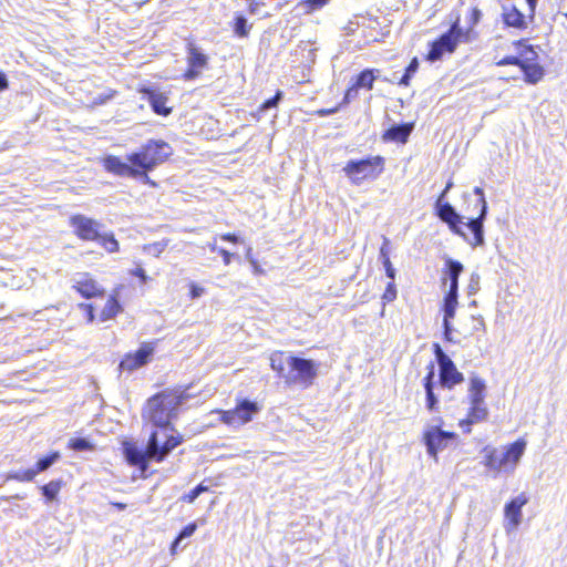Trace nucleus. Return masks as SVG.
<instances>
[{
  "instance_id": "nucleus-1",
  "label": "nucleus",
  "mask_w": 567,
  "mask_h": 567,
  "mask_svg": "<svg viewBox=\"0 0 567 567\" xmlns=\"http://www.w3.org/2000/svg\"><path fill=\"white\" fill-rule=\"evenodd\" d=\"M189 395L185 391L165 390L148 399L143 417L157 427L159 440L175 436L172 432L171 421L177 416L178 409Z\"/></svg>"
},
{
  "instance_id": "nucleus-2",
  "label": "nucleus",
  "mask_w": 567,
  "mask_h": 567,
  "mask_svg": "<svg viewBox=\"0 0 567 567\" xmlns=\"http://www.w3.org/2000/svg\"><path fill=\"white\" fill-rule=\"evenodd\" d=\"M182 443L181 436L159 440L158 432H152L145 450L137 447L133 443L125 442L123 451L126 461L131 465L138 466L143 472L146 471L150 461L162 462L176 446Z\"/></svg>"
},
{
  "instance_id": "nucleus-3",
  "label": "nucleus",
  "mask_w": 567,
  "mask_h": 567,
  "mask_svg": "<svg viewBox=\"0 0 567 567\" xmlns=\"http://www.w3.org/2000/svg\"><path fill=\"white\" fill-rule=\"evenodd\" d=\"M172 154L173 150L166 142L150 140L138 151L127 155V161L144 173L140 176L144 183L154 185L147 173L164 163Z\"/></svg>"
},
{
  "instance_id": "nucleus-4",
  "label": "nucleus",
  "mask_w": 567,
  "mask_h": 567,
  "mask_svg": "<svg viewBox=\"0 0 567 567\" xmlns=\"http://www.w3.org/2000/svg\"><path fill=\"white\" fill-rule=\"evenodd\" d=\"M317 370L318 367L312 360L293 357L289 361V370L285 374V381L287 384L308 388L317 378Z\"/></svg>"
},
{
  "instance_id": "nucleus-5",
  "label": "nucleus",
  "mask_w": 567,
  "mask_h": 567,
  "mask_svg": "<svg viewBox=\"0 0 567 567\" xmlns=\"http://www.w3.org/2000/svg\"><path fill=\"white\" fill-rule=\"evenodd\" d=\"M433 351L439 364V379L442 388L453 389L464 381V375L460 372L452 359L442 350L439 343L433 344Z\"/></svg>"
},
{
  "instance_id": "nucleus-6",
  "label": "nucleus",
  "mask_w": 567,
  "mask_h": 567,
  "mask_svg": "<svg viewBox=\"0 0 567 567\" xmlns=\"http://www.w3.org/2000/svg\"><path fill=\"white\" fill-rule=\"evenodd\" d=\"M383 157L373 156L360 161H349L343 171L358 185L363 178L379 175L383 169Z\"/></svg>"
},
{
  "instance_id": "nucleus-7",
  "label": "nucleus",
  "mask_w": 567,
  "mask_h": 567,
  "mask_svg": "<svg viewBox=\"0 0 567 567\" xmlns=\"http://www.w3.org/2000/svg\"><path fill=\"white\" fill-rule=\"evenodd\" d=\"M456 439L454 432L444 431L439 424L426 425L423 432V442L427 454L437 460L439 452L445 450Z\"/></svg>"
},
{
  "instance_id": "nucleus-8",
  "label": "nucleus",
  "mask_w": 567,
  "mask_h": 567,
  "mask_svg": "<svg viewBox=\"0 0 567 567\" xmlns=\"http://www.w3.org/2000/svg\"><path fill=\"white\" fill-rule=\"evenodd\" d=\"M463 37H465V33L458 27V23H454L446 33L442 34L440 39L432 43L427 59L430 61H437L444 53L454 52Z\"/></svg>"
},
{
  "instance_id": "nucleus-9",
  "label": "nucleus",
  "mask_w": 567,
  "mask_h": 567,
  "mask_svg": "<svg viewBox=\"0 0 567 567\" xmlns=\"http://www.w3.org/2000/svg\"><path fill=\"white\" fill-rule=\"evenodd\" d=\"M474 194L478 196L476 207L478 208V215L475 218H468L465 227L473 234V240H470V245L473 247L483 246L484 240V220L487 215V203L484 197L483 188L475 187Z\"/></svg>"
},
{
  "instance_id": "nucleus-10",
  "label": "nucleus",
  "mask_w": 567,
  "mask_h": 567,
  "mask_svg": "<svg viewBox=\"0 0 567 567\" xmlns=\"http://www.w3.org/2000/svg\"><path fill=\"white\" fill-rule=\"evenodd\" d=\"M435 209L440 219L446 223L454 234L463 237L468 244L470 240H473V235L468 236L463 230L462 225L465 226L466 223H462V216L457 214L455 208L450 203L445 202V199L437 198L435 203Z\"/></svg>"
},
{
  "instance_id": "nucleus-11",
  "label": "nucleus",
  "mask_w": 567,
  "mask_h": 567,
  "mask_svg": "<svg viewBox=\"0 0 567 567\" xmlns=\"http://www.w3.org/2000/svg\"><path fill=\"white\" fill-rule=\"evenodd\" d=\"M458 306V293L447 292L443 298V330L444 339L449 342L460 343V340L454 338V327L452 320L455 318L456 308Z\"/></svg>"
},
{
  "instance_id": "nucleus-12",
  "label": "nucleus",
  "mask_w": 567,
  "mask_h": 567,
  "mask_svg": "<svg viewBox=\"0 0 567 567\" xmlns=\"http://www.w3.org/2000/svg\"><path fill=\"white\" fill-rule=\"evenodd\" d=\"M75 235L83 240H97L101 236L100 223L84 215H74L70 219Z\"/></svg>"
},
{
  "instance_id": "nucleus-13",
  "label": "nucleus",
  "mask_w": 567,
  "mask_h": 567,
  "mask_svg": "<svg viewBox=\"0 0 567 567\" xmlns=\"http://www.w3.org/2000/svg\"><path fill=\"white\" fill-rule=\"evenodd\" d=\"M188 70L185 72V80H193L199 76L202 70L207 66L208 58L200 49L189 43L187 47Z\"/></svg>"
},
{
  "instance_id": "nucleus-14",
  "label": "nucleus",
  "mask_w": 567,
  "mask_h": 567,
  "mask_svg": "<svg viewBox=\"0 0 567 567\" xmlns=\"http://www.w3.org/2000/svg\"><path fill=\"white\" fill-rule=\"evenodd\" d=\"M527 503L528 497L525 493H520L505 505L504 514L506 519H508V525H506L507 530H509V528L515 529L520 525L523 518L522 508Z\"/></svg>"
},
{
  "instance_id": "nucleus-15",
  "label": "nucleus",
  "mask_w": 567,
  "mask_h": 567,
  "mask_svg": "<svg viewBox=\"0 0 567 567\" xmlns=\"http://www.w3.org/2000/svg\"><path fill=\"white\" fill-rule=\"evenodd\" d=\"M154 349L151 344H143L134 353H128L120 363L121 370L134 371L145 365L153 355Z\"/></svg>"
},
{
  "instance_id": "nucleus-16",
  "label": "nucleus",
  "mask_w": 567,
  "mask_h": 567,
  "mask_svg": "<svg viewBox=\"0 0 567 567\" xmlns=\"http://www.w3.org/2000/svg\"><path fill=\"white\" fill-rule=\"evenodd\" d=\"M104 167L107 172H111L118 176H130L133 178H140V176L144 175L142 171H140L133 165H128L127 163L121 161L116 156L105 157Z\"/></svg>"
},
{
  "instance_id": "nucleus-17",
  "label": "nucleus",
  "mask_w": 567,
  "mask_h": 567,
  "mask_svg": "<svg viewBox=\"0 0 567 567\" xmlns=\"http://www.w3.org/2000/svg\"><path fill=\"white\" fill-rule=\"evenodd\" d=\"M464 270V266L452 258L445 259V265L443 269V285L445 286L449 281L447 292H457L458 293V278Z\"/></svg>"
},
{
  "instance_id": "nucleus-18",
  "label": "nucleus",
  "mask_w": 567,
  "mask_h": 567,
  "mask_svg": "<svg viewBox=\"0 0 567 567\" xmlns=\"http://www.w3.org/2000/svg\"><path fill=\"white\" fill-rule=\"evenodd\" d=\"M502 20L508 28L525 30L528 27L526 17L513 4H502Z\"/></svg>"
},
{
  "instance_id": "nucleus-19",
  "label": "nucleus",
  "mask_w": 567,
  "mask_h": 567,
  "mask_svg": "<svg viewBox=\"0 0 567 567\" xmlns=\"http://www.w3.org/2000/svg\"><path fill=\"white\" fill-rule=\"evenodd\" d=\"M427 374L423 379V386L426 395V409L430 412L439 411V399L434 393V378H435V369L434 363L431 362L427 365Z\"/></svg>"
},
{
  "instance_id": "nucleus-20",
  "label": "nucleus",
  "mask_w": 567,
  "mask_h": 567,
  "mask_svg": "<svg viewBox=\"0 0 567 567\" xmlns=\"http://www.w3.org/2000/svg\"><path fill=\"white\" fill-rule=\"evenodd\" d=\"M486 383L476 374L470 377L467 399L470 404H485Z\"/></svg>"
},
{
  "instance_id": "nucleus-21",
  "label": "nucleus",
  "mask_w": 567,
  "mask_h": 567,
  "mask_svg": "<svg viewBox=\"0 0 567 567\" xmlns=\"http://www.w3.org/2000/svg\"><path fill=\"white\" fill-rule=\"evenodd\" d=\"M73 287L82 297L86 299L97 297L103 293V289L94 279L90 278L87 275H82L79 279H76Z\"/></svg>"
},
{
  "instance_id": "nucleus-22",
  "label": "nucleus",
  "mask_w": 567,
  "mask_h": 567,
  "mask_svg": "<svg viewBox=\"0 0 567 567\" xmlns=\"http://www.w3.org/2000/svg\"><path fill=\"white\" fill-rule=\"evenodd\" d=\"M488 416V410L486 404H470V411L467 417L460 422V426L464 429V432H471V425L483 422Z\"/></svg>"
},
{
  "instance_id": "nucleus-23",
  "label": "nucleus",
  "mask_w": 567,
  "mask_h": 567,
  "mask_svg": "<svg viewBox=\"0 0 567 567\" xmlns=\"http://www.w3.org/2000/svg\"><path fill=\"white\" fill-rule=\"evenodd\" d=\"M144 94L147 96V101L156 114L166 116L171 113L172 110L166 106L167 96L164 93L147 89L144 91Z\"/></svg>"
},
{
  "instance_id": "nucleus-24",
  "label": "nucleus",
  "mask_w": 567,
  "mask_h": 567,
  "mask_svg": "<svg viewBox=\"0 0 567 567\" xmlns=\"http://www.w3.org/2000/svg\"><path fill=\"white\" fill-rule=\"evenodd\" d=\"M412 131L413 124L411 123L395 124L385 131L383 140L406 143Z\"/></svg>"
},
{
  "instance_id": "nucleus-25",
  "label": "nucleus",
  "mask_w": 567,
  "mask_h": 567,
  "mask_svg": "<svg viewBox=\"0 0 567 567\" xmlns=\"http://www.w3.org/2000/svg\"><path fill=\"white\" fill-rule=\"evenodd\" d=\"M486 324L484 318L482 316H470L468 322L463 324L460 330H455L458 334H462L464 338H468L474 336L476 332H485Z\"/></svg>"
},
{
  "instance_id": "nucleus-26",
  "label": "nucleus",
  "mask_w": 567,
  "mask_h": 567,
  "mask_svg": "<svg viewBox=\"0 0 567 567\" xmlns=\"http://www.w3.org/2000/svg\"><path fill=\"white\" fill-rule=\"evenodd\" d=\"M235 411L239 425H241L248 423L252 419V415L259 411V406L256 402L243 400L237 404Z\"/></svg>"
},
{
  "instance_id": "nucleus-27",
  "label": "nucleus",
  "mask_w": 567,
  "mask_h": 567,
  "mask_svg": "<svg viewBox=\"0 0 567 567\" xmlns=\"http://www.w3.org/2000/svg\"><path fill=\"white\" fill-rule=\"evenodd\" d=\"M485 451H486V456H485L484 464L486 467H488L489 470L495 471V472H499V471L506 468V466L508 464V462L506 460L507 455H504L503 452H498L495 449H492V450L485 449Z\"/></svg>"
},
{
  "instance_id": "nucleus-28",
  "label": "nucleus",
  "mask_w": 567,
  "mask_h": 567,
  "mask_svg": "<svg viewBox=\"0 0 567 567\" xmlns=\"http://www.w3.org/2000/svg\"><path fill=\"white\" fill-rule=\"evenodd\" d=\"M292 358L293 355L281 351L274 352L270 355V367L280 378L285 379V374H287V371L289 370V361Z\"/></svg>"
},
{
  "instance_id": "nucleus-29",
  "label": "nucleus",
  "mask_w": 567,
  "mask_h": 567,
  "mask_svg": "<svg viewBox=\"0 0 567 567\" xmlns=\"http://www.w3.org/2000/svg\"><path fill=\"white\" fill-rule=\"evenodd\" d=\"M380 74L379 70L375 69H367L363 70L355 79V82L353 83L357 89H367L372 90L374 81L378 79Z\"/></svg>"
},
{
  "instance_id": "nucleus-30",
  "label": "nucleus",
  "mask_w": 567,
  "mask_h": 567,
  "mask_svg": "<svg viewBox=\"0 0 567 567\" xmlns=\"http://www.w3.org/2000/svg\"><path fill=\"white\" fill-rule=\"evenodd\" d=\"M520 69L524 72L526 82L536 84L544 76V69L539 64L523 62Z\"/></svg>"
},
{
  "instance_id": "nucleus-31",
  "label": "nucleus",
  "mask_w": 567,
  "mask_h": 567,
  "mask_svg": "<svg viewBox=\"0 0 567 567\" xmlns=\"http://www.w3.org/2000/svg\"><path fill=\"white\" fill-rule=\"evenodd\" d=\"M121 310L122 308L117 299L115 297H110L101 311V321L114 318Z\"/></svg>"
},
{
  "instance_id": "nucleus-32",
  "label": "nucleus",
  "mask_w": 567,
  "mask_h": 567,
  "mask_svg": "<svg viewBox=\"0 0 567 567\" xmlns=\"http://www.w3.org/2000/svg\"><path fill=\"white\" fill-rule=\"evenodd\" d=\"M526 443L524 441H516L512 444L506 452H503L506 456L507 462H513V467L517 464L522 455L524 454Z\"/></svg>"
},
{
  "instance_id": "nucleus-33",
  "label": "nucleus",
  "mask_w": 567,
  "mask_h": 567,
  "mask_svg": "<svg viewBox=\"0 0 567 567\" xmlns=\"http://www.w3.org/2000/svg\"><path fill=\"white\" fill-rule=\"evenodd\" d=\"M514 44L519 49L518 53L523 62L530 63L537 59V52L532 45H527L525 40H519L514 42Z\"/></svg>"
},
{
  "instance_id": "nucleus-34",
  "label": "nucleus",
  "mask_w": 567,
  "mask_h": 567,
  "mask_svg": "<svg viewBox=\"0 0 567 567\" xmlns=\"http://www.w3.org/2000/svg\"><path fill=\"white\" fill-rule=\"evenodd\" d=\"M61 487L62 482L60 480L51 481L41 487L42 495L47 498L48 502H52L56 498Z\"/></svg>"
},
{
  "instance_id": "nucleus-35",
  "label": "nucleus",
  "mask_w": 567,
  "mask_h": 567,
  "mask_svg": "<svg viewBox=\"0 0 567 567\" xmlns=\"http://www.w3.org/2000/svg\"><path fill=\"white\" fill-rule=\"evenodd\" d=\"M38 471L34 468H29L25 471H13L7 474V481H18V482H31L37 476Z\"/></svg>"
},
{
  "instance_id": "nucleus-36",
  "label": "nucleus",
  "mask_w": 567,
  "mask_h": 567,
  "mask_svg": "<svg viewBox=\"0 0 567 567\" xmlns=\"http://www.w3.org/2000/svg\"><path fill=\"white\" fill-rule=\"evenodd\" d=\"M197 529L196 523H190L187 526H185L178 534V536L175 538L171 546V553L173 555L176 554L177 547L182 543L183 539L190 537Z\"/></svg>"
},
{
  "instance_id": "nucleus-37",
  "label": "nucleus",
  "mask_w": 567,
  "mask_h": 567,
  "mask_svg": "<svg viewBox=\"0 0 567 567\" xmlns=\"http://www.w3.org/2000/svg\"><path fill=\"white\" fill-rule=\"evenodd\" d=\"M61 457L59 452H53L37 462V467L34 471H38V474L47 471L51 467L59 458Z\"/></svg>"
},
{
  "instance_id": "nucleus-38",
  "label": "nucleus",
  "mask_w": 567,
  "mask_h": 567,
  "mask_svg": "<svg viewBox=\"0 0 567 567\" xmlns=\"http://www.w3.org/2000/svg\"><path fill=\"white\" fill-rule=\"evenodd\" d=\"M101 245L104 247V249L109 252H115L118 250V241L114 238L113 234H101L100 238L97 239Z\"/></svg>"
},
{
  "instance_id": "nucleus-39",
  "label": "nucleus",
  "mask_w": 567,
  "mask_h": 567,
  "mask_svg": "<svg viewBox=\"0 0 567 567\" xmlns=\"http://www.w3.org/2000/svg\"><path fill=\"white\" fill-rule=\"evenodd\" d=\"M167 245H168L167 240H162V241H156L153 244L145 245L143 247V249H144V251H146L155 257H159V255L165 250Z\"/></svg>"
},
{
  "instance_id": "nucleus-40",
  "label": "nucleus",
  "mask_w": 567,
  "mask_h": 567,
  "mask_svg": "<svg viewBox=\"0 0 567 567\" xmlns=\"http://www.w3.org/2000/svg\"><path fill=\"white\" fill-rule=\"evenodd\" d=\"M250 27L248 25L247 19L243 16H238L235 20V32L239 37H246L249 32Z\"/></svg>"
},
{
  "instance_id": "nucleus-41",
  "label": "nucleus",
  "mask_w": 567,
  "mask_h": 567,
  "mask_svg": "<svg viewBox=\"0 0 567 567\" xmlns=\"http://www.w3.org/2000/svg\"><path fill=\"white\" fill-rule=\"evenodd\" d=\"M208 486L203 483L198 484L194 489H192L188 494H185L182 499L187 503H193L202 493L207 492Z\"/></svg>"
},
{
  "instance_id": "nucleus-42",
  "label": "nucleus",
  "mask_w": 567,
  "mask_h": 567,
  "mask_svg": "<svg viewBox=\"0 0 567 567\" xmlns=\"http://www.w3.org/2000/svg\"><path fill=\"white\" fill-rule=\"evenodd\" d=\"M69 446L74 451H86L92 449L90 441L83 437L72 439Z\"/></svg>"
},
{
  "instance_id": "nucleus-43",
  "label": "nucleus",
  "mask_w": 567,
  "mask_h": 567,
  "mask_svg": "<svg viewBox=\"0 0 567 567\" xmlns=\"http://www.w3.org/2000/svg\"><path fill=\"white\" fill-rule=\"evenodd\" d=\"M220 420L228 424V425H231V426H238L239 425V422L237 420V415H236V411L235 409L234 410H228V411H221L220 412Z\"/></svg>"
},
{
  "instance_id": "nucleus-44",
  "label": "nucleus",
  "mask_w": 567,
  "mask_h": 567,
  "mask_svg": "<svg viewBox=\"0 0 567 567\" xmlns=\"http://www.w3.org/2000/svg\"><path fill=\"white\" fill-rule=\"evenodd\" d=\"M393 281L394 280H391V282L388 284L386 289L382 296V299L385 302H391L396 298V288Z\"/></svg>"
},
{
  "instance_id": "nucleus-45",
  "label": "nucleus",
  "mask_w": 567,
  "mask_h": 567,
  "mask_svg": "<svg viewBox=\"0 0 567 567\" xmlns=\"http://www.w3.org/2000/svg\"><path fill=\"white\" fill-rule=\"evenodd\" d=\"M468 293L473 295L476 293L480 289V275L476 272H473L470 278V282L467 286Z\"/></svg>"
},
{
  "instance_id": "nucleus-46",
  "label": "nucleus",
  "mask_w": 567,
  "mask_h": 567,
  "mask_svg": "<svg viewBox=\"0 0 567 567\" xmlns=\"http://www.w3.org/2000/svg\"><path fill=\"white\" fill-rule=\"evenodd\" d=\"M496 64L499 66L518 65L520 68L523 64V60L518 56H505L504 59L499 60Z\"/></svg>"
},
{
  "instance_id": "nucleus-47",
  "label": "nucleus",
  "mask_w": 567,
  "mask_h": 567,
  "mask_svg": "<svg viewBox=\"0 0 567 567\" xmlns=\"http://www.w3.org/2000/svg\"><path fill=\"white\" fill-rule=\"evenodd\" d=\"M281 96H282V93L280 91H278L274 97L268 99L267 101L264 102V104L261 105V110L266 111V110L277 106V104L281 100Z\"/></svg>"
},
{
  "instance_id": "nucleus-48",
  "label": "nucleus",
  "mask_w": 567,
  "mask_h": 567,
  "mask_svg": "<svg viewBox=\"0 0 567 567\" xmlns=\"http://www.w3.org/2000/svg\"><path fill=\"white\" fill-rule=\"evenodd\" d=\"M383 267L385 269L386 277L391 280H394L395 278V269L393 268L390 258H385V260H382Z\"/></svg>"
},
{
  "instance_id": "nucleus-49",
  "label": "nucleus",
  "mask_w": 567,
  "mask_h": 567,
  "mask_svg": "<svg viewBox=\"0 0 567 567\" xmlns=\"http://www.w3.org/2000/svg\"><path fill=\"white\" fill-rule=\"evenodd\" d=\"M327 0H306L305 4L308 7L310 11L322 8L326 4Z\"/></svg>"
},
{
  "instance_id": "nucleus-50",
  "label": "nucleus",
  "mask_w": 567,
  "mask_h": 567,
  "mask_svg": "<svg viewBox=\"0 0 567 567\" xmlns=\"http://www.w3.org/2000/svg\"><path fill=\"white\" fill-rule=\"evenodd\" d=\"M204 288L195 285V284H192L190 285V297L192 299H196V298H199L203 293H204Z\"/></svg>"
},
{
  "instance_id": "nucleus-51",
  "label": "nucleus",
  "mask_w": 567,
  "mask_h": 567,
  "mask_svg": "<svg viewBox=\"0 0 567 567\" xmlns=\"http://www.w3.org/2000/svg\"><path fill=\"white\" fill-rule=\"evenodd\" d=\"M358 96V89L353 84L351 87L348 89L344 95V102H349Z\"/></svg>"
},
{
  "instance_id": "nucleus-52",
  "label": "nucleus",
  "mask_w": 567,
  "mask_h": 567,
  "mask_svg": "<svg viewBox=\"0 0 567 567\" xmlns=\"http://www.w3.org/2000/svg\"><path fill=\"white\" fill-rule=\"evenodd\" d=\"M132 275L138 277L144 284L148 280V276L146 275L145 270L142 267H137L136 269H134L132 271Z\"/></svg>"
},
{
  "instance_id": "nucleus-53",
  "label": "nucleus",
  "mask_w": 567,
  "mask_h": 567,
  "mask_svg": "<svg viewBox=\"0 0 567 567\" xmlns=\"http://www.w3.org/2000/svg\"><path fill=\"white\" fill-rule=\"evenodd\" d=\"M419 69V61L417 58H413L411 62L409 63L408 68L405 69V72L409 74H414Z\"/></svg>"
},
{
  "instance_id": "nucleus-54",
  "label": "nucleus",
  "mask_w": 567,
  "mask_h": 567,
  "mask_svg": "<svg viewBox=\"0 0 567 567\" xmlns=\"http://www.w3.org/2000/svg\"><path fill=\"white\" fill-rule=\"evenodd\" d=\"M389 243H390V240L386 237H384L383 245L380 249V257L382 260H385V258H389V250H388Z\"/></svg>"
},
{
  "instance_id": "nucleus-55",
  "label": "nucleus",
  "mask_w": 567,
  "mask_h": 567,
  "mask_svg": "<svg viewBox=\"0 0 567 567\" xmlns=\"http://www.w3.org/2000/svg\"><path fill=\"white\" fill-rule=\"evenodd\" d=\"M80 307L86 310L87 321L92 322L94 320V310L92 305L81 303Z\"/></svg>"
},
{
  "instance_id": "nucleus-56",
  "label": "nucleus",
  "mask_w": 567,
  "mask_h": 567,
  "mask_svg": "<svg viewBox=\"0 0 567 567\" xmlns=\"http://www.w3.org/2000/svg\"><path fill=\"white\" fill-rule=\"evenodd\" d=\"M218 254L223 257L224 264L229 265L233 254H230L228 250L220 248L218 249Z\"/></svg>"
},
{
  "instance_id": "nucleus-57",
  "label": "nucleus",
  "mask_w": 567,
  "mask_h": 567,
  "mask_svg": "<svg viewBox=\"0 0 567 567\" xmlns=\"http://www.w3.org/2000/svg\"><path fill=\"white\" fill-rule=\"evenodd\" d=\"M220 238L223 240L230 241V243H234V244H237L239 241L238 236H236L235 234H224V235L220 236Z\"/></svg>"
},
{
  "instance_id": "nucleus-58",
  "label": "nucleus",
  "mask_w": 567,
  "mask_h": 567,
  "mask_svg": "<svg viewBox=\"0 0 567 567\" xmlns=\"http://www.w3.org/2000/svg\"><path fill=\"white\" fill-rule=\"evenodd\" d=\"M537 1L538 0H526L528 7H529V11H530V14H529V19L533 20L534 19V14H535V10H536V6H537Z\"/></svg>"
},
{
  "instance_id": "nucleus-59",
  "label": "nucleus",
  "mask_w": 567,
  "mask_h": 567,
  "mask_svg": "<svg viewBox=\"0 0 567 567\" xmlns=\"http://www.w3.org/2000/svg\"><path fill=\"white\" fill-rule=\"evenodd\" d=\"M112 97V94H106V95H103V94H100L95 100H94V103L95 104H104L107 100H110Z\"/></svg>"
},
{
  "instance_id": "nucleus-60",
  "label": "nucleus",
  "mask_w": 567,
  "mask_h": 567,
  "mask_svg": "<svg viewBox=\"0 0 567 567\" xmlns=\"http://www.w3.org/2000/svg\"><path fill=\"white\" fill-rule=\"evenodd\" d=\"M411 78H412V74H409V73L405 72L404 75L401 78L399 84L408 86L410 84Z\"/></svg>"
},
{
  "instance_id": "nucleus-61",
  "label": "nucleus",
  "mask_w": 567,
  "mask_h": 567,
  "mask_svg": "<svg viewBox=\"0 0 567 567\" xmlns=\"http://www.w3.org/2000/svg\"><path fill=\"white\" fill-rule=\"evenodd\" d=\"M8 87V80L4 73L0 72V91Z\"/></svg>"
},
{
  "instance_id": "nucleus-62",
  "label": "nucleus",
  "mask_w": 567,
  "mask_h": 567,
  "mask_svg": "<svg viewBox=\"0 0 567 567\" xmlns=\"http://www.w3.org/2000/svg\"><path fill=\"white\" fill-rule=\"evenodd\" d=\"M453 187V182L452 181H449L445 188L443 189V192L441 193V195L439 196V198H442V199H445L446 197V194L450 192V189Z\"/></svg>"
},
{
  "instance_id": "nucleus-63",
  "label": "nucleus",
  "mask_w": 567,
  "mask_h": 567,
  "mask_svg": "<svg viewBox=\"0 0 567 567\" xmlns=\"http://www.w3.org/2000/svg\"><path fill=\"white\" fill-rule=\"evenodd\" d=\"M481 11L478 9H474L473 10V21L474 23L478 22L480 18H481Z\"/></svg>"
},
{
  "instance_id": "nucleus-64",
  "label": "nucleus",
  "mask_w": 567,
  "mask_h": 567,
  "mask_svg": "<svg viewBox=\"0 0 567 567\" xmlns=\"http://www.w3.org/2000/svg\"><path fill=\"white\" fill-rule=\"evenodd\" d=\"M207 247L210 249V251H217L218 252V247L216 245V241L214 240L213 243H208L207 244Z\"/></svg>"
}]
</instances>
